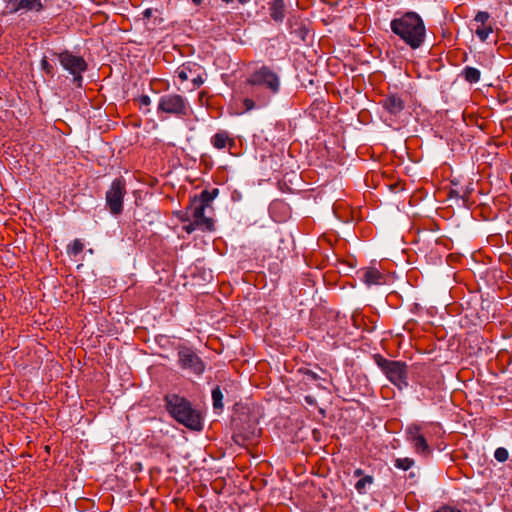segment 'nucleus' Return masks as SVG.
Here are the masks:
<instances>
[{"mask_svg":"<svg viewBox=\"0 0 512 512\" xmlns=\"http://www.w3.org/2000/svg\"><path fill=\"white\" fill-rule=\"evenodd\" d=\"M246 85L251 88L252 97H245L242 100L243 112L266 107L271 97L281 90L280 76L266 65L253 71L246 79Z\"/></svg>","mask_w":512,"mask_h":512,"instance_id":"obj_1","label":"nucleus"},{"mask_svg":"<svg viewBox=\"0 0 512 512\" xmlns=\"http://www.w3.org/2000/svg\"><path fill=\"white\" fill-rule=\"evenodd\" d=\"M390 27L391 31L411 49H418L425 41V24L415 12H407L398 18H394Z\"/></svg>","mask_w":512,"mask_h":512,"instance_id":"obj_2","label":"nucleus"},{"mask_svg":"<svg viewBox=\"0 0 512 512\" xmlns=\"http://www.w3.org/2000/svg\"><path fill=\"white\" fill-rule=\"evenodd\" d=\"M164 400L168 413L178 423L190 430L200 431L202 429V416L198 410L193 408L189 400L177 394L166 395Z\"/></svg>","mask_w":512,"mask_h":512,"instance_id":"obj_3","label":"nucleus"},{"mask_svg":"<svg viewBox=\"0 0 512 512\" xmlns=\"http://www.w3.org/2000/svg\"><path fill=\"white\" fill-rule=\"evenodd\" d=\"M376 363L393 384L400 389L408 386L407 365L404 362L388 360L378 355L376 357Z\"/></svg>","mask_w":512,"mask_h":512,"instance_id":"obj_4","label":"nucleus"},{"mask_svg":"<svg viewBox=\"0 0 512 512\" xmlns=\"http://www.w3.org/2000/svg\"><path fill=\"white\" fill-rule=\"evenodd\" d=\"M158 112L183 118L188 116L190 112V105L188 100L182 95L170 93L160 97L158 102Z\"/></svg>","mask_w":512,"mask_h":512,"instance_id":"obj_5","label":"nucleus"},{"mask_svg":"<svg viewBox=\"0 0 512 512\" xmlns=\"http://www.w3.org/2000/svg\"><path fill=\"white\" fill-rule=\"evenodd\" d=\"M177 356L178 365L182 370L196 376L204 373L206 365L193 348L179 345L177 347Z\"/></svg>","mask_w":512,"mask_h":512,"instance_id":"obj_6","label":"nucleus"},{"mask_svg":"<svg viewBox=\"0 0 512 512\" xmlns=\"http://www.w3.org/2000/svg\"><path fill=\"white\" fill-rule=\"evenodd\" d=\"M61 66L73 76V82L78 87L82 86V73L87 70V63L81 56L74 55L70 51L56 54Z\"/></svg>","mask_w":512,"mask_h":512,"instance_id":"obj_7","label":"nucleus"},{"mask_svg":"<svg viewBox=\"0 0 512 512\" xmlns=\"http://www.w3.org/2000/svg\"><path fill=\"white\" fill-rule=\"evenodd\" d=\"M126 194V183L123 178H116L106 192V205L113 215L123 211V199Z\"/></svg>","mask_w":512,"mask_h":512,"instance_id":"obj_8","label":"nucleus"},{"mask_svg":"<svg viewBox=\"0 0 512 512\" xmlns=\"http://www.w3.org/2000/svg\"><path fill=\"white\" fill-rule=\"evenodd\" d=\"M406 440L410 442L416 453L429 456L432 452L426 438L425 427L418 423H412L405 430Z\"/></svg>","mask_w":512,"mask_h":512,"instance_id":"obj_9","label":"nucleus"},{"mask_svg":"<svg viewBox=\"0 0 512 512\" xmlns=\"http://www.w3.org/2000/svg\"><path fill=\"white\" fill-rule=\"evenodd\" d=\"M205 207L197 205L195 203L191 204L193 223L186 227L188 233L194 230V226L200 227L203 230L212 231L214 228L213 220L210 217H206Z\"/></svg>","mask_w":512,"mask_h":512,"instance_id":"obj_10","label":"nucleus"},{"mask_svg":"<svg viewBox=\"0 0 512 512\" xmlns=\"http://www.w3.org/2000/svg\"><path fill=\"white\" fill-rule=\"evenodd\" d=\"M7 8H9L11 12H40L43 9V5L41 0H8Z\"/></svg>","mask_w":512,"mask_h":512,"instance_id":"obj_11","label":"nucleus"},{"mask_svg":"<svg viewBox=\"0 0 512 512\" xmlns=\"http://www.w3.org/2000/svg\"><path fill=\"white\" fill-rule=\"evenodd\" d=\"M382 107L393 116H398L405 108L404 100L396 95L389 94L381 101Z\"/></svg>","mask_w":512,"mask_h":512,"instance_id":"obj_12","label":"nucleus"},{"mask_svg":"<svg viewBox=\"0 0 512 512\" xmlns=\"http://www.w3.org/2000/svg\"><path fill=\"white\" fill-rule=\"evenodd\" d=\"M211 144L218 150L228 149L229 151L235 146V140L225 130H221L211 137Z\"/></svg>","mask_w":512,"mask_h":512,"instance_id":"obj_13","label":"nucleus"},{"mask_svg":"<svg viewBox=\"0 0 512 512\" xmlns=\"http://www.w3.org/2000/svg\"><path fill=\"white\" fill-rule=\"evenodd\" d=\"M218 195V189H213L212 191L203 190L198 198H194L192 203L200 205L202 207H209L214 200V198Z\"/></svg>","mask_w":512,"mask_h":512,"instance_id":"obj_14","label":"nucleus"},{"mask_svg":"<svg viewBox=\"0 0 512 512\" xmlns=\"http://www.w3.org/2000/svg\"><path fill=\"white\" fill-rule=\"evenodd\" d=\"M384 276L375 268H368L363 272V280L367 285L381 284Z\"/></svg>","mask_w":512,"mask_h":512,"instance_id":"obj_15","label":"nucleus"},{"mask_svg":"<svg viewBox=\"0 0 512 512\" xmlns=\"http://www.w3.org/2000/svg\"><path fill=\"white\" fill-rule=\"evenodd\" d=\"M270 15L271 18L276 22L283 20L285 16V4L283 0H274L272 2L270 6Z\"/></svg>","mask_w":512,"mask_h":512,"instance_id":"obj_16","label":"nucleus"},{"mask_svg":"<svg viewBox=\"0 0 512 512\" xmlns=\"http://www.w3.org/2000/svg\"><path fill=\"white\" fill-rule=\"evenodd\" d=\"M223 393L219 386L212 390L213 409L216 413H220L224 407Z\"/></svg>","mask_w":512,"mask_h":512,"instance_id":"obj_17","label":"nucleus"},{"mask_svg":"<svg viewBox=\"0 0 512 512\" xmlns=\"http://www.w3.org/2000/svg\"><path fill=\"white\" fill-rule=\"evenodd\" d=\"M464 79L469 83H477L480 80V71L477 68L467 66L462 71Z\"/></svg>","mask_w":512,"mask_h":512,"instance_id":"obj_18","label":"nucleus"},{"mask_svg":"<svg viewBox=\"0 0 512 512\" xmlns=\"http://www.w3.org/2000/svg\"><path fill=\"white\" fill-rule=\"evenodd\" d=\"M374 481L371 475H367L359 479L355 484V489L360 493L366 492V486L372 484Z\"/></svg>","mask_w":512,"mask_h":512,"instance_id":"obj_19","label":"nucleus"},{"mask_svg":"<svg viewBox=\"0 0 512 512\" xmlns=\"http://www.w3.org/2000/svg\"><path fill=\"white\" fill-rule=\"evenodd\" d=\"M394 465L396 468L406 471L414 465V460L409 457L397 458Z\"/></svg>","mask_w":512,"mask_h":512,"instance_id":"obj_20","label":"nucleus"},{"mask_svg":"<svg viewBox=\"0 0 512 512\" xmlns=\"http://www.w3.org/2000/svg\"><path fill=\"white\" fill-rule=\"evenodd\" d=\"M192 72L191 64L182 65L177 69V76L181 82L187 81L190 78V73Z\"/></svg>","mask_w":512,"mask_h":512,"instance_id":"obj_21","label":"nucleus"},{"mask_svg":"<svg viewBox=\"0 0 512 512\" xmlns=\"http://www.w3.org/2000/svg\"><path fill=\"white\" fill-rule=\"evenodd\" d=\"M84 249V244L79 239H75L72 244H70L67 248V251L71 255H78L81 253Z\"/></svg>","mask_w":512,"mask_h":512,"instance_id":"obj_22","label":"nucleus"},{"mask_svg":"<svg viewBox=\"0 0 512 512\" xmlns=\"http://www.w3.org/2000/svg\"><path fill=\"white\" fill-rule=\"evenodd\" d=\"M492 27L491 26H482V27H478L476 30H475V34L477 35V37L481 40V41H485L488 36L492 33Z\"/></svg>","mask_w":512,"mask_h":512,"instance_id":"obj_23","label":"nucleus"},{"mask_svg":"<svg viewBox=\"0 0 512 512\" xmlns=\"http://www.w3.org/2000/svg\"><path fill=\"white\" fill-rule=\"evenodd\" d=\"M302 373L304 376V380L307 383L317 382L320 379V376L316 372H314L310 369H305L302 371Z\"/></svg>","mask_w":512,"mask_h":512,"instance_id":"obj_24","label":"nucleus"},{"mask_svg":"<svg viewBox=\"0 0 512 512\" xmlns=\"http://www.w3.org/2000/svg\"><path fill=\"white\" fill-rule=\"evenodd\" d=\"M494 457L499 462H505L509 457V453L507 449L499 447L495 450Z\"/></svg>","mask_w":512,"mask_h":512,"instance_id":"obj_25","label":"nucleus"},{"mask_svg":"<svg viewBox=\"0 0 512 512\" xmlns=\"http://www.w3.org/2000/svg\"><path fill=\"white\" fill-rule=\"evenodd\" d=\"M41 68L47 75L54 76V67L48 62L46 57L41 60Z\"/></svg>","mask_w":512,"mask_h":512,"instance_id":"obj_26","label":"nucleus"},{"mask_svg":"<svg viewBox=\"0 0 512 512\" xmlns=\"http://www.w3.org/2000/svg\"><path fill=\"white\" fill-rule=\"evenodd\" d=\"M489 17H490V16H489V14H488L487 12L479 11V12L476 14V16H475L474 20H475L476 22H478V23H481V24H482V26H484V25H485V23L488 21Z\"/></svg>","mask_w":512,"mask_h":512,"instance_id":"obj_27","label":"nucleus"},{"mask_svg":"<svg viewBox=\"0 0 512 512\" xmlns=\"http://www.w3.org/2000/svg\"><path fill=\"white\" fill-rule=\"evenodd\" d=\"M135 101L138 103L140 109L142 107H148L151 104V99L148 95H141Z\"/></svg>","mask_w":512,"mask_h":512,"instance_id":"obj_28","label":"nucleus"},{"mask_svg":"<svg viewBox=\"0 0 512 512\" xmlns=\"http://www.w3.org/2000/svg\"><path fill=\"white\" fill-rule=\"evenodd\" d=\"M192 82L194 84V87L198 88L203 84L204 80L200 75H198L197 77L192 79Z\"/></svg>","mask_w":512,"mask_h":512,"instance_id":"obj_29","label":"nucleus"},{"mask_svg":"<svg viewBox=\"0 0 512 512\" xmlns=\"http://www.w3.org/2000/svg\"><path fill=\"white\" fill-rule=\"evenodd\" d=\"M234 440L238 444H244L245 438H244L243 435L237 433V434L234 435Z\"/></svg>","mask_w":512,"mask_h":512,"instance_id":"obj_30","label":"nucleus"},{"mask_svg":"<svg viewBox=\"0 0 512 512\" xmlns=\"http://www.w3.org/2000/svg\"><path fill=\"white\" fill-rule=\"evenodd\" d=\"M223 2H225L226 4H234V3H237V4H245L248 2V0H222Z\"/></svg>","mask_w":512,"mask_h":512,"instance_id":"obj_31","label":"nucleus"},{"mask_svg":"<svg viewBox=\"0 0 512 512\" xmlns=\"http://www.w3.org/2000/svg\"><path fill=\"white\" fill-rule=\"evenodd\" d=\"M277 207L286 208V204H284L283 202L273 203L272 206H271V209L274 210Z\"/></svg>","mask_w":512,"mask_h":512,"instance_id":"obj_32","label":"nucleus"},{"mask_svg":"<svg viewBox=\"0 0 512 512\" xmlns=\"http://www.w3.org/2000/svg\"><path fill=\"white\" fill-rule=\"evenodd\" d=\"M354 475H355L356 477H361V478H362V476H363V470H361V469H356V470H355V472H354Z\"/></svg>","mask_w":512,"mask_h":512,"instance_id":"obj_33","label":"nucleus"},{"mask_svg":"<svg viewBox=\"0 0 512 512\" xmlns=\"http://www.w3.org/2000/svg\"><path fill=\"white\" fill-rule=\"evenodd\" d=\"M151 16V9H146L144 11V17L149 18Z\"/></svg>","mask_w":512,"mask_h":512,"instance_id":"obj_34","label":"nucleus"},{"mask_svg":"<svg viewBox=\"0 0 512 512\" xmlns=\"http://www.w3.org/2000/svg\"><path fill=\"white\" fill-rule=\"evenodd\" d=\"M192 1H193V3H195L196 5H200V4L203 2V0H192Z\"/></svg>","mask_w":512,"mask_h":512,"instance_id":"obj_35","label":"nucleus"},{"mask_svg":"<svg viewBox=\"0 0 512 512\" xmlns=\"http://www.w3.org/2000/svg\"><path fill=\"white\" fill-rule=\"evenodd\" d=\"M510 353H511V357H512V348H511V352Z\"/></svg>","mask_w":512,"mask_h":512,"instance_id":"obj_36","label":"nucleus"}]
</instances>
